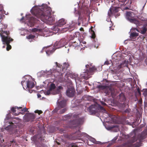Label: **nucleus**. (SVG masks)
Wrapping results in <instances>:
<instances>
[{"label": "nucleus", "instance_id": "19", "mask_svg": "<svg viewBox=\"0 0 147 147\" xmlns=\"http://www.w3.org/2000/svg\"><path fill=\"white\" fill-rule=\"evenodd\" d=\"M90 75V74H89L88 72H87V70H86L84 72H83L82 74H81L80 76L81 78L87 80L88 79L89 76Z\"/></svg>", "mask_w": 147, "mask_h": 147}, {"label": "nucleus", "instance_id": "7", "mask_svg": "<svg viewBox=\"0 0 147 147\" xmlns=\"http://www.w3.org/2000/svg\"><path fill=\"white\" fill-rule=\"evenodd\" d=\"M66 105V101L65 100H63L61 101H60L58 107L56 108L53 111L55 112H57L58 110H60L61 108L65 107Z\"/></svg>", "mask_w": 147, "mask_h": 147}, {"label": "nucleus", "instance_id": "27", "mask_svg": "<svg viewBox=\"0 0 147 147\" xmlns=\"http://www.w3.org/2000/svg\"><path fill=\"white\" fill-rule=\"evenodd\" d=\"M56 86L55 84L53 83H52L50 85L49 89H50V90L52 91L54 90Z\"/></svg>", "mask_w": 147, "mask_h": 147}, {"label": "nucleus", "instance_id": "15", "mask_svg": "<svg viewBox=\"0 0 147 147\" xmlns=\"http://www.w3.org/2000/svg\"><path fill=\"white\" fill-rule=\"evenodd\" d=\"M44 18L45 19L46 22L50 24L53 23L55 21V18L51 16H45Z\"/></svg>", "mask_w": 147, "mask_h": 147}, {"label": "nucleus", "instance_id": "35", "mask_svg": "<svg viewBox=\"0 0 147 147\" xmlns=\"http://www.w3.org/2000/svg\"><path fill=\"white\" fill-rule=\"evenodd\" d=\"M63 87L62 86H58L57 88V92L59 93L60 92V90L61 89H63Z\"/></svg>", "mask_w": 147, "mask_h": 147}, {"label": "nucleus", "instance_id": "43", "mask_svg": "<svg viewBox=\"0 0 147 147\" xmlns=\"http://www.w3.org/2000/svg\"><path fill=\"white\" fill-rule=\"evenodd\" d=\"M71 147H77V146L75 145V144L74 143H72L71 144Z\"/></svg>", "mask_w": 147, "mask_h": 147}, {"label": "nucleus", "instance_id": "33", "mask_svg": "<svg viewBox=\"0 0 147 147\" xmlns=\"http://www.w3.org/2000/svg\"><path fill=\"white\" fill-rule=\"evenodd\" d=\"M89 140L93 143H96V141L94 138L91 137L89 138Z\"/></svg>", "mask_w": 147, "mask_h": 147}, {"label": "nucleus", "instance_id": "5", "mask_svg": "<svg viewBox=\"0 0 147 147\" xmlns=\"http://www.w3.org/2000/svg\"><path fill=\"white\" fill-rule=\"evenodd\" d=\"M132 13L130 12H127L126 14V18L130 22L134 23L137 26H140V23L138 20L134 19L131 18Z\"/></svg>", "mask_w": 147, "mask_h": 147}, {"label": "nucleus", "instance_id": "49", "mask_svg": "<svg viewBox=\"0 0 147 147\" xmlns=\"http://www.w3.org/2000/svg\"><path fill=\"white\" fill-rule=\"evenodd\" d=\"M132 30H136L137 31H138V32H140H140L138 29L135 28H134L132 29Z\"/></svg>", "mask_w": 147, "mask_h": 147}, {"label": "nucleus", "instance_id": "64", "mask_svg": "<svg viewBox=\"0 0 147 147\" xmlns=\"http://www.w3.org/2000/svg\"><path fill=\"white\" fill-rule=\"evenodd\" d=\"M48 4H50V3H49V2H48Z\"/></svg>", "mask_w": 147, "mask_h": 147}, {"label": "nucleus", "instance_id": "36", "mask_svg": "<svg viewBox=\"0 0 147 147\" xmlns=\"http://www.w3.org/2000/svg\"><path fill=\"white\" fill-rule=\"evenodd\" d=\"M100 110L102 111L103 113H107V111L103 107L100 106Z\"/></svg>", "mask_w": 147, "mask_h": 147}, {"label": "nucleus", "instance_id": "28", "mask_svg": "<svg viewBox=\"0 0 147 147\" xmlns=\"http://www.w3.org/2000/svg\"><path fill=\"white\" fill-rule=\"evenodd\" d=\"M35 37V36L32 34H30L26 36V38L28 39H33Z\"/></svg>", "mask_w": 147, "mask_h": 147}, {"label": "nucleus", "instance_id": "34", "mask_svg": "<svg viewBox=\"0 0 147 147\" xmlns=\"http://www.w3.org/2000/svg\"><path fill=\"white\" fill-rule=\"evenodd\" d=\"M41 31V29H38L36 28H33L32 29V31L33 32H36L38 31L40 32Z\"/></svg>", "mask_w": 147, "mask_h": 147}, {"label": "nucleus", "instance_id": "63", "mask_svg": "<svg viewBox=\"0 0 147 147\" xmlns=\"http://www.w3.org/2000/svg\"><path fill=\"white\" fill-rule=\"evenodd\" d=\"M5 44H5V45L3 46V48L5 47Z\"/></svg>", "mask_w": 147, "mask_h": 147}, {"label": "nucleus", "instance_id": "59", "mask_svg": "<svg viewBox=\"0 0 147 147\" xmlns=\"http://www.w3.org/2000/svg\"><path fill=\"white\" fill-rule=\"evenodd\" d=\"M107 114L108 115V116H109V117H111V115H110V114H108V113H107Z\"/></svg>", "mask_w": 147, "mask_h": 147}, {"label": "nucleus", "instance_id": "26", "mask_svg": "<svg viewBox=\"0 0 147 147\" xmlns=\"http://www.w3.org/2000/svg\"><path fill=\"white\" fill-rule=\"evenodd\" d=\"M67 109L66 108H63L61 110H60L59 111H58L57 113L59 114H62L64 113L66 111ZM59 111V110H58Z\"/></svg>", "mask_w": 147, "mask_h": 147}, {"label": "nucleus", "instance_id": "14", "mask_svg": "<svg viewBox=\"0 0 147 147\" xmlns=\"http://www.w3.org/2000/svg\"><path fill=\"white\" fill-rule=\"evenodd\" d=\"M96 106L94 105H92L88 108L89 112L92 114H95L97 112Z\"/></svg>", "mask_w": 147, "mask_h": 147}, {"label": "nucleus", "instance_id": "25", "mask_svg": "<svg viewBox=\"0 0 147 147\" xmlns=\"http://www.w3.org/2000/svg\"><path fill=\"white\" fill-rule=\"evenodd\" d=\"M147 30V28L146 26H143L140 30V33L142 34H145Z\"/></svg>", "mask_w": 147, "mask_h": 147}, {"label": "nucleus", "instance_id": "56", "mask_svg": "<svg viewBox=\"0 0 147 147\" xmlns=\"http://www.w3.org/2000/svg\"><path fill=\"white\" fill-rule=\"evenodd\" d=\"M24 81H22V82H21V84H22V85L23 86V83H24Z\"/></svg>", "mask_w": 147, "mask_h": 147}, {"label": "nucleus", "instance_id": "55", "mask_svg": "<svg viewBox=\"0 0 147 147\" xmlns=\"http://www.w3.org/2000/svg\"><path fill=\"white\" fill-rule=\"evenodd\" d=\"M20 113V112L18 114H17V113H15L14 114V115H16V116H17V115H19V113Z\"/></svg>", "mask_w": 147, "mask_h": 147}, {"label": "nucleus", "instance_id": "20", "mask_svg": "<svg viewBox=\"0 0 147 147\" xmlns=\"http://www.w3.org/2000/svg\"><path fill=\"white\" fill-rule=\"evenodd\" d=\"M26 86L29 89H31L34 87V84L32 80H28L27 81Z\"/></svg>", "mask_w": 147, "mask_h": 147}, {"label": "nucleus", "instance_id": "18", "mask_svg": "<svg viewBox=\"0 0 147 147\" xmlns=\"http://www.w3.org/2000/svg\"><path fill=\"white\" fill-rule=\"evenodd\" d=\"M118 12V10H109L108 14L109 16H116L117 13Z\"/></svg>", "mask_w": 147, "mask_h": 147}, {"label": "nucleus", "instance_id": "37", "mask_svg": "<svg viewBox=\"0 0 147 147\" xmlns=\"http://www.w3.org/2000/svg\"><path fill=\"white\" fill-rule=\"evenodd\" d=\"M20 111H21L24 113L26 112H28V109H27L26 107H25L23 109H22L20 110Z\"/></svg>", "mask_w": 147, "mask_h": 147}, {"label": "nucleus", "instance_id": "23", "mask_svg": "<svg viewBox=\"0 0 147 147\" xmlns=\"http://www.w3.org/2000/svg\"><path fill=\"white\" fill-rule=\"evenodd\" d=\"M4 13L5 15H8V12L7 13H5V11H4V10H0V21H1L2 19H3V18L5 16L3 14V13Z\"/></svg>", "mask_w": 147, "mask_h": 147}, {"label": "nucleus", "instance_id": "54", "mask_svg": "<svg viewBox=\"0 0 147 147\" xmlns=\"http://www.w3.org/2000/svg\"><path fill=\"white\" fill-rule=\"evenodd\" d=\"M80 31H81L84 30V29L83 28H80Z\"/></svg>", "mask_w": 147, "mask_h": 147}, {"label": "nucleus", "instance_id": "4", "mask_svg": "<svg viewBox=\"0 0 147 147\" xmlns=\"http://www.w3.org/2000/svg\"><path fill=\"white\" fill-rule=\"evenodd\" d=\"M133 134L134 135L132 137L131 141V143L136 141L138 139L141 140L146 138L147 136V130L146 129L143 130L138 136L136 135L135 132H134Z\"/></svg>", "mask_w": 147, "mask_h": 147}, {"label": "nucleus", "instance_id": "30", "mask_svg": "<svg viewBox=\"0 0 147 147\" xmlns=\"http://www.w3.org/2000/svg\"><path fill=\"white\" fill-rule=\"evenodd\" d=\"M107 25L110 28V30H111V29L113 30V29L112 28V23L111 21L108 22Z\"/></svg>", "mask_w": 147, "mask_h": 147}, {"label": "nucleus", "instance_id": "40", "mask_svg": "<svg viewBox=\"0 0 147 147\" xmlns=\"http://www.w3.org/2000/svg\"><path fill=\"white\" fill-rule=\"evenodd\" d=\"M51 91V90H50V89H49L47 90V91L45 92V94L46 95H49L50 94Z\"/></svg>", "mask_w": 147, "mask_h": 147}, {"label": "nucleus", "instance_id": "2", "mask_svg": "<svg viewBox=\"0 0 147 147\" xmlns=\"http://www.w3.org/2000/svg\"><path fill=\"white\" fill-rule=\"evenodd\" d=\"M30 11L37 18H45V16L51 15L52 10H46L45 11L42 10H30Z\"/></svg>", "mask_w": 147, "mask_h": 147}, {"label": "nucleus", "instance_id": "48", "mask_svg": "<svg viewBox=\"0 0 147 147\" xmlns=\"http://www.w3.org/2000/svg\"><path fill=\"white\" fill-rule=\"evenodd\" d=\"M91 1L93 2H98L99 0H90Z\"/></svg>", "mask_w": 147, "mask_h": 147}, {"label": "nucleus", "instance_id": "41", "mask_svg": "<svg viewBox=\"0 0 147 147\" xmlns=\"http://www.w3.org/2000/svg\"><path fill=\"white\" fill-rule=\"evenodd\" d=\"M125 62L124 61V62L123 63H121L120 65H119L118 66V67L119 68H121L122 67V65L124 64V63H125Z\"/></svg>", "mask_w": 147, "mask_h": 147}, {"label": "nucleus", "instance_id": "9", "mask_svg": "<svg viewBox=\"0 0 147 147\" xmlns=\"http://www.w3.org/2000/svg\"><path fill=\"white\" fill-rule=\"evenodd\" d=\"M51 7L48 6L46 4H42L41 5H36L32 8L31 9H51Z\"/></svg>", "mask_w": 147, "mask_h": 147}, {"label": "nucleus", "instance_id": "50", "mask_svg": "<svg viewBox=\"0 0 147 147\" xmlns=\"http://www.w3.org/2000/svg\"><path fill=\"white\" fill-rule=\"evenodd\" d=\"M10 127V125H8L5 127V129L7 130H8L9 128Z\"/></svg>", "mask_w": 147, "mask_h": 147}, {"label": "nucleus", "instance_id": "58", "mask_svg": "<svg viewBox=\"0 0 147 147\" xmlns=\"http://www.w3.org/2000/svg\"><path fill=\"white\" fill-rule=\"evenodd\" d=\"M82 42L84 44H86V42L85 41H82Z\"/></svg>", "mask_w": 147, "mask_h": 147}, {"label": "nucleus", "instance_id": "57", "mask_svg": "<svg viewBox=\"0 0 147 147\" xmlns=\"http://www.w3.org/2000/svg\"><path fill=\"white\" fill-rule=\"evenodd\" d=\"M138 92L140 94H141V93H140V90H139V89H138Z\"/></svg>", "mask_w": 147, "mask_h": 147}, {"label": "nucleus", "instance_id": "13", "mask_svg": "<svg viewBox=\"0 0 147 147\" xmlns=\"http://www.w3.org/2000/svg\"><path fill=\"white\" fill-rule=\"evenodd\" d=\"M66 23V21L64 19L62 18L58 20L56 23V26L61 27Z\"/></svg>", "mask_w": 147, "mask_h": 147}, {"label": "nucleus", "instance_id": "3", "mask_svg": "<svg viewBox=\"0 0 147 147\" xmlns=\"http://www.w3.org/2000/svg\"><path fill=\"white\" fill-rule=\"evenodd\" d=\"M57 67L59 69H57V71L58 72L59 76H62L64 74L69 66V64L68 62H65L63 64V65H60L57 62H55Z\"/></svg>", "mask_w": 147, "mask_h": 147}, {"label": "nucleus", "instance_id": "42", "mask_svg": "<svg viewBox=\"0 0 147 147\" xmlns=\"http://www.w3.org/2000/svg\"><path fill=\"white\" fill-rule=\"evenodd\" d=\"M98 87L99 88H101L102 89H104L105 88V86L102 85H99L98 86Z\"/></svg>", "mask_w": 147, "mask_h": 147}, {"label": "nucleus", "instance_id": "10", "mask_svg": "<svg viewBox=\"0 0 147 147\" xmlns=\"http://www.w3.org/2000/svg\"><path fill=\"white\" fill-rule=\"evenodd\" d=\"M65 39H61L58 42L55 43V45L58 48H60L63 47L65 45Z\"/></svg>", "mask_w": 147, "mask_h": 147}, {"label": "nucleus", "instance_id": "52", "mask_svg": "<svg viewBox=\"0 0 147 147\" xmlns=\"http://www.w3.org/2000/svg\"><path fill=\"white\" fill-rule=\"evenodd\" d=\"M16 107V109L17 108L18 109H23L22 108V107Z\"/></svg>", "mask_w": 147, "mask_h": 147}, {"label": "nucleus", "instance_id": "32", "mask_svg": "<svg viewBox=\"0 0 147 147\" xmlns=\"http://www.w3.org/2000/svg\"><path fill=\"white\" fill-rule=\"evenodd\" d=\"M71 116H72V115L71 114H68L64 116L63 118L64 117L65 118H66L65 119L66 120L69 119L71 118Z\"/></svg>", "mask_w": 147, "mask_h": 147}, {"label": "nucleus", "instance_id": "8", "mask_svg": "<svg viewBox=\"0 0 147 147\" xmlns=\"http://www.w3.org/2000/svg\"><path fill=\"white\" fill-rule=\"evenodd\" d=\"M87 10H75L74 13L75 14L78 15L79 18L84 16L88 13Z\"/></svg>", "mask_w": 147, "mask_h": 147}, {"label": "nucleus", "instance_id": "51", "mask_svg": "<svg viewBox=\"0 0 147 147\" xmlns=\"http://www.w3.org/2000/svg\"><path fill=\"white\" fill-rule=\"evenodd\" d=\"M144 94H145L146 96H147V89L146 91H145L144 92Z\"/></svg>", "mask_w": 147, "mask_h": 147}, {"label": "nucleus", "instance_id": "61", "mask_svg": "<svg viewBox=\"0 0 147 147\" xmlns=\"http://www.w3.org/2000/svg\"><path fill=\"white\" fill-rule=\"evenodd\" d=\"M9 123L11 124H12L13 123L12 122H9Z\"/></svg>", "mask_w": 147, "mask_h": 147}, {"label": "nucleus", "instance_id": "22", "mask_svg": "<svg viewBox=\"0 0 147 147\" xmlns=\"http://www.w3.org/2000/svg\"><path fill=\"white\" fill-rule=\"evenodd\" d=\"M139 34L138 33L135 32H132L130 34V38L132 40H134V39Z\"/></svg>", "mask_w": 147, "mask_h": 147}, {"label": "nucleus", "instance_id": "17", "mask_svg": "<svg viewBox=\"0 0 147 147\" xmlns=\"http://www.w3.org/2000/svg\"><path fill=\"white\" fill-rule=\"evenodd\" d=\"M35 20L34 18L31 17L28 23V26L30 27L34 26L35 22Z\"/></svg>", "mask_w": 147, "mask_h": 147}, {"label": "nucleus", "instance_id": "46", "mask_svg": "<svg viewBox=\"0 0 147 147\" xmlns=\"http://www.w3.org/2000/svg\"><path fill=\"white\" fill-rule=\"evenodd\" d=\"M101 104L102 105H106V103H105V102H104L102 101H101Z\"/></svg>", "mask_w": 147, "mask_h": 147}, {"label": "nucleus", "instance_id": "21", "mask_svg": "<svg viewBox=\"0 0 147 147\" xmlns=\"http://www.w3.org/2000/svg\"><path fill=\"white\" fill-rule=\"evenodd\" d=\"M119 101L120 102L124 103L126 100V98L124 94L121 93L119 94Z\"/></svg>", "mask_w": 147, "mask_h": 147}, {"label": "nucleus", "instance_id": "31", "mask_svg": "<svg viewBox=\"0 0 147 147\" xmlns=\"http://www.w3.org/2000/svg\"><path fill=\"white\" fill-rule=\"evenodd\" d=\"M71 45L74 47H76L78 45V43L76 42V41L71 42Z\"/></svg>", "mask_w": 147, "mask_h": 147}, {"label": "nucleus", "instance_id": "12", "mask_svg": "<svg viewBox=\"0 0 147 147\" xmlns=\"http://www.w3.org/2000/svg\"><path fill=\"white\" fill-rule=\"evenodd\" d=\"M75 92V90L73 88H68L66 91V94L69 97H72L74 95Z\"/></svg>", "mask_w": 147, "mask_h": 147}, {"label": "nucleus", "instance_id": "53", "mask_svg": "<svg viewBox=\"0 0 147 147\" xmlns=\"http://www.w3.org/2000/svg\"><path fill=\"white\" fill-rule=\"evenodd\" d=\"M38 97V98H40L41 97V95L40 94H37Z\"/></svg>", "mask_w": 147, "mask_h": 147}, {"label": "nucleus", "instance_id": "62", "mask_svg": "<svg viewBox=\"0 0 147 147\" xmlns=\"http://www.w3.org/2000/svg\"><path fill=\"white\" fill-rule=\"evenodd\" d=\"M92 28H93V27L92 26H91V27L90 28L91 30H92Z\"/></svg>", "mask_w": 147, "mask_h": 147}, {"label": "nucleus", "instance_id": "60", "mask_svg": "<svg viewBox=\"0 0 147 147\" xmlns=\"http://www.w3.org/2000/svg\"><path fill=\"white\" fill-rule=\"evenodd\" d=\"M124 9H129L128 7H126Z\"/></svg>", "mask_w": 147, "mask_h": 147}, {"label": "nucleus", "instance_id": "6", "mask_svg": "<svg viewBox=\"0 0 147 147\" xmlns=\"http://www.w3.org/2000/svg\"><path fill=\"white\" fill-rule=\"evenodd\" d=\"M73 117L75 119L74 121H76L75 124L79 125L82 124L84 121V117H80L79 115L77 114H75L73 115Z\"/></svg>", "mask_w": 147, "mask_h": 147}, {"label": "nucleus", "instance_id": "11", "mask_svg": "<svg viewBox=\"0 0 147 147\" xmlns=\"http://www.w3.org/2000/svg\"><path fill=\"white\" fill-rule=\"evenodd\" d=\"M89 66V65L88 64L86 65V67L87 68H88ZM86 70L90 75L93 74L94 72L96 70V68L94 66H92V67H89L88 69H87Z\"/></svg>", "mask_w": 147, "mask_h": 147}, {"label": "nucleus", "instance_id": "45", "mask_svg": "<svg viewBox=\"0 0 147 147\" xmlns=\"http://www.w3.org/2000/svg\"><path fill=\"white\" fill-rule=\"evenodd\" d=\"M105 64L108 65L109 64V62L108 61H106L105 63Z\"/></svg>", "mask_w": 147, "mask_h": 147}, {"label": "nucleus", "instance_id": "29", "mask_svg": "<svg viewBox=\"0 0 147 147\" xmlns=\"http://www.w3.org/2000/svg\"><path fill=\"white\" fill-rule=\"evenodd\" d=\"M90 32L92 34L91 38L94 39L96 37V35L94 32L93 30H91Z\"/></svg>", "mask_w": 147, "mask_h": 147}, {"label": "nucleus", "instance_id": "47", "mask_svg": "<svg viewBox=\"0 0 147 147\" xmlns=\"http://www.w3.org/2000/svg\"><path fill=\"white\" fill-rule=\"evenodd\" d=\"M3 7L2 4H0V9H3Z\"/></svg>", "mask_w": 147, "mask_h": 147}, {"label": "nucleus", "instance_id": "39", "mask_svg": "<svg viewBox=\"0 0 147 147\" xmlns=\"http://www.w3.org/2000/svg\"><path fill=\"white\" fill-rule=\"evenodd\" d=\"M34 112L36 113H38L39 115L42 113V112L41 110H36L34 111Z\"/></svg>", "mask_w": 147, "mask_h": 147}, {"label": "nucleus", "instance_id": "44", "mask_svg": "<svg viewBox=\"0 0 147 147\" xmlns=\"http://www.w3.org/2000/svg\"><path fill=\"white\" fill-rule=\"evenodd\" d=\"M124 112L125 113H128L129 112V109H127L125 110Z\"/></svg>", "mask_w": 147, "mask_h": 147}, {"label": "nucleus", "instance_id": "16", "mask_svg": "<svg viewBox=\"0 0 147 147\" xmlns=\"http://www.w3.org/2000/svg\"><path fill=\"white\" fill-rule=\"evenodd\" d=\"M35 116L34 114L29 113L26 115V119L28 121L31 120L32 121L35 119Z\"/></svg>", "mask_w": 147, "mask_h": 147}, {"label": "nucleus", "instance_id": "24", "mask_svg": "<svg viewBox=\"0 0 147 147\" xmlns=\"http://www.w3.org/2000/svg\"><path fill=\"white\" fill-rule=\"evenodd\" d=\"M55 50L54 48H50L46 51L47 54L49 55L52 54Z\"/></svg>", "mask_w": 147, "mask_h": 147}, {"label": "nucleus", "instance_id": "1", "mask_svg": "<svg viewBox=\"0 0 147 147\" xmlns=\"http://www.w3.org/2000/svg\"><path fill=\"white\" fill-rule=\"evenodd\" d=\"M10 32L9 31H3L2 30L0 34L1 37L2 41L3 44H6L7 45L6 50L9 51L11 48L9 45L10 41H12L13 40L9 36Z\"/></svg>", "mask_w": 147, "mask_h": 147}, {"label": "nucleus", "instance_id": "38", "mask_svg": "<svg viewBox=\"0 0 147 147\" xmlns=\"http://www.w3.org/2000/svg\"><path fill=\"white\" fill-rule=\"evenodd\" d=\"M16 106L15 107H12L11 110L13 113H15L16 112Z\"/></svg>", "mask_w": 147, "mask_h": 147}]
</instances>
